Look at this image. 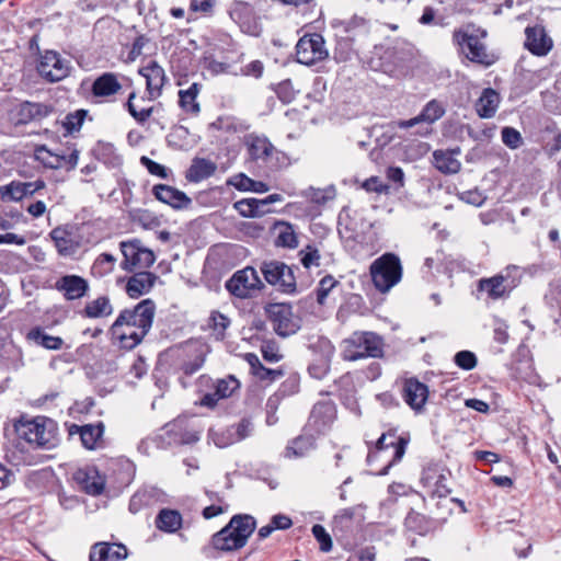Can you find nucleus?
<instances>
[{"label": "nucleus", "instance_id": "obj_1", "mask_svg": "<svg viewBox=\"0 0 561 561\" xmlns=\"http://www.w3.org/2000/svg\"><path fill=\"white\" fill-rule=\"evenodd\" d=\"M154 313L156 305L151 299H144L134 308L123 310L111 327L112 336L124 348L136 347L150 331Z\"/></svg>", "mask_w": 561, "mask_h": 561}, {"label": "nucleus", "instance_id": "obj_2", "mask_svg": "<svg viewBox=\"0 0 561 561\" xmlns=\"http://www.w3.org/2000/svg\"><path fill=\"white\" fill-rule=\"evenodd\" d=\"M410 443V434H399L397 427H389L368 447L367 463L376 467V474L386 476L398 465Z\"/></svg>", "mask_w": 561, "mask_h": 561}, {"label": "nucleus", "instance_id": "obj_3", "mask_svg": "<svg viewBox=\"0 0 561 561\" xmlns=\"http://www.w3.org/2000/svg\"><path fill=\"white\" fill-rule=\"evenodd\" d=\"M486 36L485 30L474 28L473 24H467L465 27L455 28L451 39L458 53L467 60L488 68L494 65L499 57L489 50L484 42Z\"/></svg>", "mask_w": 561, "mask_h": 561}, {"label": "nucleus", "instance_id": "obj_4", "mask_svg": "<svg viewBox=\"0 0 561 561\" xmlns=\"http://www.w3.org/2000/svg\"><path fill=\"white\" fill-rule=\"evenodd\" d=\"M14 430L20 438L36 447L53 449L59 443L57 423L46 416L21 417Z\"/></svg>", "mask_w": 561, "mask_h": 561}, {"label": "nucleus", "instance_id": "obj_5", "mask_svg": "<svg viewBox=\"0 0 561 561\" xmlns=\"http://www.w3.org/2000/svg\"><path fill=\"white\" fill-rule=\"evenodd\" d=\"M245 545V516L236 515L230 523L216 533L208 545L202 548V553L208 558H217V552H229Z\"/></svg>", "mask_w": 561, "mask_h": 561}, {"label": "nucleus", "instance_id": "obj_6", "mask_svg": "<svg viewBox=\"0 0 561 561\" xmlns=\"http://www.w3.org/2000/svg\"><path fill=\"white\" fill-rule=\"evenodd\" d=\"M383 339L371 331H355L343 341L342 358L356 362L383 356Z\"/></svg>", "mask_w": 561, "mask_h": 561}, {"label": "nucleus", "instance_id": "obj_7", "mask_svg": "<svg viewBox=\"0 0 561 561\" xmlns=\"http://www.w3.org/2000/svg\"><path fill=\"white\" fill-rule=\"evenodd\" d=\"M369 274L375 288L381 294L388 293L402 279L400 257L392 252L383 253L370 264Z\"/></svg>", "mask_w": 561, "mask_h": 561}, {"label": "nucleus", "instance_id": "obj_8", "mask_svg": "<svg viewBox=\"0 0 561 561\" xmlns=\"http://www.w3.org/2000/svg\"><path fill=\"white\" fill-rule=\"evenodd\" d=\"M260 271L265 282L276 287L279 293L286 295L297 293V282L294 270L286 263L276 260L265 261L261 264Z\"/></svg>", "mask_w": 561, "mask_h": 561}, {"label": "nucleus", "instance_id": "obj_9", "mask_svg": "<svg viewBox=\"0 0 561 561\" xmlns=\"http://www.w3.org/2000/svg\"><path fill=\"white\" fill-rule=\"evenodd\" d=\"M71 61L56 50H44L39 55L37 71L48 82H58L71 72Z\"/></svg>", "mask_w": 561, "mask_h": 561}, {"label": "nucleus", "instance_id": "obj_10", "mask_svg": "<svg viewBox=\"0 0 561 561\" xmlns=\"http://www.w3.org/2000/svg\"><path fill=\"white\" fill-rule=\"evenodd\" d=\"M265 312L273 324L275 333L282 337L295 334L299 329V320L296 319L290 304H267Z\"/></svg>", "mask_w": 561, "mask_h": 561}, {"label": "nucleus", "instance_id": "obj_11", "mask_svg": "<svg viewBox=\"0 0 561 561\" xmlns=\"http://www.w3.org/2000/svg\"><path fill=\"white\" fill-rule=\"evenodd\" d=\"M325 42L321 34H306L296 45V58L299 64L311 66L328 57Z\"/></svg>", "mask_w": 561, "mask_h": 561}, {"label": "nucleus", "instance_id": "obj_12", "mask_svg": "<svg viewBox=\"0 0 561 561\" xmlns=\"http://www.w3.org/2000/svg\"><path fill=\"white\" fill-rule=\"evenodd\" d=\"M400 394L404 403L415 413L421 414L425 410L430 397L428 386L417 377L403 378Z\"/></svg>", "mask_w": 561, "mask_h": 561}, {"label": "nucleus", "instance_id": "obj_13", "mask_svg": "<svg viewBox=\"0 0 561 561\" xmlns=\"http://www.w3.org/2000/svg\"><path fill=\"white\" fill-rule=\"evenodd\" d=\"M34 158L48 169L73 170L78 164L79 151L68 148L66 151L55 152L42 145L35 147Z\"/></svg>", "mask_w": 561, "mask_h": 561}, {"label": "nucleus", "instance_id": "obj_14", "mask_svg": "<svg viewBox=\"0 0 561 561\" xmlns=\"http://www.w3.org/2000/svg\"><path fill=\"white\" fill-rule=\"evenodd\" d=\"M121 250L124 256L121 266L125 271L147 268L154 263L153 252L141 247L138 240L122 242Z\"/></svg>", "mask_w": 561, "mask_h": 561}, {"label": "nucleus", "instance_id": "obj_15", "mask_svg": "<svg viewBox=\"0 0 561 561\" xmlns=\"http://www.w3.org/2000/svg\"><path fill=\"white\" fill-rule=\"evenodd\" d=\"M337 419L336 404L332 400H320L312 407L308 419V426L318 435L331 431Z\"/></svg>", "mask_w": 561, "mask_h": 561}, {"label": "nucleus", "instance_id": "obj_16", "mask_svg": "<svg viewBox=\"0 0 561 561\" xmlns=\"http://www.w3.org/2000/svg\"><path fill=\"white\" fill-rule=\"evenodd\" d=\"M13 124L15 134L22 126L31 123L41 122L51 113V107L43 103L21 102L11 104Z\"/></svg>", "mask_w": 561, "mask_h": 561}, {"label": "nucleus", "instance_id": "obj_17", "mask_svg": "<svg viewBox=\"0 0 561 561\" xmlns=\"http://www.w3.org/2000/svg\"><path fill=\"white\" fill-rule=\"evenodd\" d=\"M445 115V107L436 99L427 102L421 113L410 119H399L391 122L392 128L408 129L420 124L432 125Z\"/></svg>", "mask_w": 561, "mask_h": 561}, {"label": "nucleus", "instance_id": "obj_18", "mask_svg": "<svg viewBox=\"0 0 561 561\" xmlns=\"http://www.w3.org/2000/svg\"><path fill=\"white\" fill-rule=\"evenodd\" d=\"M524 47L534 56H547L553 48V41L547 34L546 28L536 24L525 28Z\"/></svg>", "mask_w": 561, "mask_h": 561}, {"label": "nucleus", "instance_id": "obj_19", "mask_svg": "<svg viewBox=\"0 0 561 561\" xmlns=\"http://www.w3.org/2000/svg\"><path fill=\"white\" fill-rule=\"evenodd\" d=\"M279 153L270 139L264 135L251 134L248 136V158L260 165L268 163Z\"/></svg>", "mask_w": 561, "mask_h": 561}, {"label": "nucleus", "instance_id": "obj_20", "mask_svg": "<svg viewBox=\"0 0 561 561\" xmlns=\"http://www.w3.org/2000/svg\"><path fill=\"white\" fill-rule=\"evenodd\" d=\"M515 287L514 279L502 274L481 278L478 282V290L485 293L486 297L493 301L508 298Z\"/></svg>", "mask_w": 561, "mask_h": 561}, {"label": "nucleus", "instance_id": "obj_21", "mask_svg": "<svg viewBox=\"0 0 561 561\" xmlns=\"http://www.w3.org/2000/svg\"><path fill=\"white\" fill-rule=\"evenodd\" d=\"M46 184L43 180L34 182L11 181L0 186V199L4 203L20 202L24 197L32 196L36 192L45 188Z\"/></svg>", "mask_w": 561, "mask_h": 561}, {"label": "nucleus", "instance_id": "obj_22", "mask_svg": "<svg viewBox=\"0 0 561 561\" xmlns=\"http://www.w3.org/2000/svg\"><path fill=\"white\" fill-rule=\"evenodd\" d=\"M248 365L250 366L249 373L252 381L263 389L270 387L274 381L284 376L282 368L272 369L265 367L257 355L253 353H248Z\"/></svg>", "mask_w": 561, "mask_h": 561}, {"label": "nucleus", "instance_id": "obj_23", "mask_svg": "<svg viewBox=\"0 0 561 561\" xmlns=\"http://www.w3.org/2000/svg\"><path fill=\"white\" fill-rule=\"evenodd\" d=\"M313 350L319 348L321 355L318 363H313L309 366V373L312 377L321 379L330 370L331 359L334 356L335 347L331 341L327 337H320L312 345Z\"/></svg>", "mask_w": 561, "mask_h": 561}, {"label": "nucleus", "instance_id": "obj_24", "mask_svg": "<svg viewBox=\"0 0 561 561\" xmlns=\"http://www.w3.org/2000/svg\"><path fill=\"white\" fill-rule=\"evenodd\" d=\"M404 526L409 531L420 536H428L433 535L438 528H440L442 523L420 512L411 510L404 518Z\"/></svg>", "mask_w": 561, "mask_h": 561}, {"label": "nucleus", "instance_id": "obj_25", "mask_svg": "<svg viewBox=\"0 0 561 561\" xmlns=\"http://www.w3.org/2000/svg\"><path fill=\"white\" fill-rule=\"evenodd\" d=\"M139 73L146 79L147 91L151 100L161 95L162 88L167 81L163 68L157 61H150L139 70Z\"/></svg>", "mask_w": 561, "mask_h": 561}, {"label": "nucleus", "instance_id": "obj_26", "mask_svg": "<svg viewBox=\"0 0 561 561\" xmlns=\"http://www.w3.org/2000/svg\"><path fill=\"white\" fill-rule=\"evenodd\" d=\"M152 192L158 201L174 209L187 208L192 203V199L184 192L170 185H154Z\"/></svg>", "mask_w": 561, "mask_h": 561}, {"label": "nucleus", "instance_id": "obj_27", "mask_svg": "<svg viewBox=\"0 0 561 561\" xmlns=\"http://www.w3.org/2000/svg\"><path fill=\"white\" fill-rule=\"evenodd\" d=\"M75 480L90 495L101 494L105 486L104 478L95 468L79 469L75 473Z\"/></svg>", "mask_w": 561, "mask_h": 561}, {"label": "nucleus", "instance_id": "obj_28", "mask_svg": "<svg viewBox=\"0 0 561 561\" xmlns=\"http://www.w3.org/2000/svg\"><path fill=\"white\" fill-rule=\"evenodd\" d=\"M127 557V549L122 543L99 542L92 547L90 561H119Z\"/></svg>", "mask_w": 561, "mask_h": 561}, {"label": "nucleus", "instance_id": "obj_29", "mask_svg": "<svg viewBox=\"0 0 561 561\" xmlns=\"http://www.w3.org/2000/svg\"><path fill=\"white\" fill-rule=\"evenodd\" d=\"M56 287L64 293L68 300H75L87 294L89 284L78 275H66L56 283Z\"/></svg>", "mask_w": 561, "mask_h": 561}, {"label": "nucleus", "instance_id": "obj_30", "mask_svg": "<svg viewBox=\"0 0 561 561\" xmlns=\"http://www.w3.org/2000/svg\"><path fill=\"white\" fill-rule=\"evenodd\" d=\"M103 432L104 426L102 423H98L95 425L87 424L83 426L72 424L69 427V435L72 436L75 434H78L80 436L82 445L87 449H95L99 446Z\"/></svg>", "mask_w": 561, "mask_h": 561}, {"label": "nucleus", "instance_id": "obj_31", "mask_svg": "<svg viewBox=\"0 0 561 561\" xmlns=\"http://www.w3.org/2000/svg\"><path fill=\"white\" fill-rule=\"evenodd\" d=\"M157 276L150 272L135 273L127 282L126 293L130 298H138L150 291L153 287Z\"/></svg>", "mask_w": 561, "mask_h": 561}, {"label": "nucleus", "instance_id": "obj_32", "mask_svg": "<svg viewBox=\"0 0 561 561\" xmlns=\"http://www.w3.org/2000/svg\"><path fill=\"white\" fill-rule=\"evenodd\" d=\"M500 103V93L492 88H485L476 102V112L481 118H491L495 115Z\"/></svg>", "mask_w": 561, "mask_h": 561}, {"label": "nucleus", "instance_id": "obj_33", "mask_svg": "<svg viewBox=\"0 0 561 561\" xmlns=\"http://www.w3.org/2000/svg\"><path fill=\"white\" fill-rule=\"evenodd\" d=\"M50 238L55 243L57 252L62 256H71L79 250V243L72 233L65 228L57 227L50 231Z\"/></svg>", "mask_w": 561, "mask_h": 561}, {"label": "nucleus", "instance_id": "obj_34", "mask_svg": "<svg viewBox=\"0 0 561 561\" xmlns=\"http://www.w3.org/2000/svg\"><path fill=\"white\" fill-rule=\"evenodd\" d=\"M357 510L355 507H347L341 510L333 518L332 529L333 533L346 535L352 533L359 524V519H356Z\"/></svg>", "mask_w": 561, "mask_h": 561}, {"label": "nucleus", "instance_id": "obj_35", "mask_svg": "<svg viewBox=\"0 0 561 561\" xmlns=\"http://www.w3.org/2000/svg\"><path fill=\"white\" fill-rule=\"evenodd\" d=\"M122 85L118 82L117 76L112 72H106L96 78L92 85V92L95 96H111L121 90Z\"/></svg>", "mask_w": 561, "mask_h": 561}, {"label": "nucleus", "instance_id": "obj_36", "mask_svg": "<svg viewBox=\"0 0 561 561\" xmlns=\"http://www.w3.org/2000/svg\"><path fill=\"white\" fill-rule=\"evenodd\" d=\"M216 170L215 162L204 158H195L186 172V179L190 182L197 183L211 176Z\"/></svg>", "mask_w": 561, "mask_h": 561}, {"label": "nucleus", "instance_id": "obj_37", "mask_svg": "<svg viewBox=\"0 0 561 561\" xmlns=\"http://www.w3.org/2000/svg\"><path fill=\"white\" fill-rule=\"evenodd\" d=\"M282 201L283 196L278 193L271 194L264 198H248V218L261 217L273 213V204Z\"/></svg>", "mask_w": 561, "mask_h": 561}, {"label": "nucleus", "instance_id": "obj_38", "mask_svg": "<svg viewBox=\"0 0 561 561\" xmlns=\"http://www.w3.org/2000/svg\"><path fill=\"white\" fill-rule=\"evenodd\" d=\"M199 83H192L186 90L179 91V104L183 111L191 114H198L201 111L199 103L196 101L201 92Z\"/></svg>", "mask_w": 561, "mask_h": 561}, {"label": "nucleus", "instance_id": "obj_39", "mask_svg": "<svg viewBox=\"0 0 561 561\" xmlns=\"http://www.w3.org/2000/svg\"><path fill=\"white\" fill-rule=\"evenodd\" d=\"M435 168L444 174L458 173L461 163L451 151L436 150L433 153Z\"/></svg>", "mask_w": 561, "mask_h": 561}, {"label": "nucleus", "instance_id": "obj_40", "mask_svg": "<svg viewBox=\"0 0 561 561\" xmlns=\"http://www.w3.org/2000/svg\"><path fill=\"white\" fill-rule=\"evenodd\" d=\"M156 526L165 533H175L182 527V516L178 511L163 508L159 512Z\"/></svg>", "mask_w": 561, "mask_h": 561}, {"label": "nucleus", "instance_id": "obj_41", "mask_svg": "<svg viewBox=\"0 0 561 561\" xmlns=\"http://www.w3.org/2000/svg\"><path fill=\"white\" fill-rule=\"evenodd\" d=\"M27 340L46 350L58 351L62 347L64 341L59 336L47 334L42 328H34L27 333Z\"/></svg>", "mask_w": 561, "mask_h": 561}, {"label": "nucleus", "instance_id": "obj_42", "mask_svg": "<svg viewBox=\"0 0 561 561\" xmlns=\"http://www.w3.org/2000/svg\"><path fill=\"white\" fill-rule=\"evenodd\" d=\"M314 448V438L311 435H299L286 446L285 454L288 458L304 457Z\"/></svg>", "mask_w": 561, "mask_h": 561}, {"label": "nucleus", "instance_id": "obj_43", "mask_svg": "<svg viewBox=\"0 0 561 561\" xmlns=\"http://www.w3.org/2000/svg\"><path fill=\"white\" fill-rule=\"evenodd\" d=\"M275 230L277 231L276 245L288 249L298 247V238L291 224L279 221L275 225Z\"/></svg>", "mask_w": 561, "mask_h": 561}, {"label": "nucleus", "instance_id": "obj_44", "mask_svg": "<svg viewBox=\"0 0 561 561\" xmlns=\"http://www.w3.org/2000/svg\"><path fill=\"white\" fill-rule=\"evenodd\" d=\"M83 312L84 316L88 318H104L112 314L113 307L111 305L108 297L101 296L88 302L84 307Z\"/></svg>", "mask_w": 561, "mask_h": 561}, {"label": "nucleus", "instance_id": "obj_45", "mask_svg": "<svg viewBox=\"0 0 561 561\" xmlns=\"http://www.w3.org/2000/svg\"><path fill=\"white\" fill-rule=\"evenodd\" d=\"M337 286H340V282L335 279L333 275L328 274L322 277L316 288V299L318 305L324 306L330 293Z\"/></svg>", "mask_w": 561, "mask_h": 561}, {"label": "nucleus", "instance_id": "obj_46", "mask_svg": "<svg viewBox=\"0 0 561 561\" xmlns=\"http://www.w3.org/2000/svg\"><path fill=\"white\" fill-rule=\"evenodd\" d=\"M227 290L237 298H245V268L237 271L226 283Z\"/></svg>", "mask_w": 561, "mask_h": 561}, {"label": "nucleus", "instance_id": "obj_47", "mask_svg": "<svg viewBox=\"0 0 561 561\" xmlns=\"http://www.w3.org/2000/svg\"><path fill=\"white\" fill-rule=\"evenodd\" d=\"M301 265L309 270L311 267H319L321 264V254L314 244H307L298 252Z\"/></svg>", "mask_w": 561, "mask_h": 561}, {"label": "nucleus", "instance_id": "obj_48", "mask_svg": "<svg viewBox=\"0 0 561 561\" xmlns=\"http://www.w3.org/2000/svg\"><path fill=\"white\" fill-rule=\"evenodd\" d=\"M116 259L110 253L100 254L92 265V274L98 277L110 274L115 266Z\"/></svg>", "mask_w": 561, "mask_h": 561}, {"label": "nucleus", "instance_id": "obj_49", "mask_svg": "<svg viewBox=\"0 0 561 561\" xmlns=\"http://www.w3.org/2000/svg\"><path fill=\"white\" fill-rule=\"evenodd\" d=\"M230 324V320L222 313L218 311L211 312L209 317L208 325L213 331V335L216 340H222L225 336V331Z\"/></svg>", "mask_w": 561, "mask_h": 561}, {"label": "nucleus", "instance_id": "obj_50", "mask_svg": "<svg viewBox=\"0 0 561 561\" xmlns=\"http://www.w3.org/2000/svg\"><path fill=\"white\" fill-rule=\"evenodd\" d=\"M136 98V94L133 92L129 94L128 96V100H127V110L129 112V114L135 118V121L138 123V124H145L149 117L152 115L153 111H154V107L153 106H150V107H141L139 108L134 100Z\"/></svg>", "mask_w": 561, "mask_h": 561}, {"label": "nucleus", "instance_id": "obj_51", "mask_svg": "<svg viewBox=\"0 0 561 561\" xmlns=\"http://www.w3.org/2000/svg\"><path fill=\"white\" fill-rule=\"evenodd\" d=\"M12 111L11 104L1 103L0 104V133L3 135L13 136L15 135V128L13 124V118H11Z\"/></svg>", "mask_w": 561, "mask_h": 561}, {"label": "nucleus", "instance_id": "obj_52", "mask_svg": "<svg viewBox=\"0 0 561 561\" xmlns=\"http://www.w3.org/2000/svg\"><path fill=\"white\" fill-rule=\"evenodd\" d=\"M432 473V471H427L423 476L422 481L424 482L425 485L431 486L432 481L435 479L433 494H436L438 496H446L450 492V490L445 484V477L443 474L434 476Z\"/></svg>", "mask_w": 561, "mask_h": 561}, {"label": "nucleus", "instance_id": "obj_53", "mask_svg": "<svg viewBox=\"0 0 561 561\" xmlns=\"http://www.w3.org/2000/svg\"><path fill=\"white\" fill-rule=\"evenodd\" d=\"M311 533L316 540L319 542V548L322 552H330L332 550V538L322 525L314 524L311 528Z\"/></svg>", "mask_w": 561, "mask_h": 561}, {"label": "nucleus", "instance_id": "obj_54", "mask_svg": "<svg viewBox=\"0 0 561 561\" xmlns=\"http://www.w3.org/2000/svg\"><path fill=\"white\" fill-rule=\"evenodd\" d=\"M261 353L267 363H277L283 358L279 346L274 340H264L261 345Z\"/></svg>", "mask_w": 561, "mask_h": 561}, {"label": "nucleus", "instance_id": "obj_55", "mask_svg": "<svg viewBox=\"0 0 561 561\" xmlns=\"http://www.w3.org/2000/svg\"><path fill=\"white\" fill-rule=\"evenodd\" d=\"M240 382L233 376H228L225 379L217 380L215 390L221 399L230 397L237 389H239Z\"/></svg>", "mask_w": 561, "mask_h": 561}, {"label": "nucleus", "instance_id": "obj_56", "mask_svg": "<svg viewBox=\"0 0 561 561\" xmlns=\"http://www.w3.org/2000/svg\"><path fill=\"white\" fill-rule=\"evenodd\" d=\"M275 92L277 98L285 104L293 102L297 93L290 79L280 81L276 85Z\"/></svg>", "mask_w": 561, "mask_h": 561}, {"label": "nucleus", "instance_id": "obj_57", "mask_svg": "<svg viewBox=\"0 0 561 561\" xmlns=\"http://www.w3.org/2000/svg\"><path fill=\"white\" fill-rule=\"evenodd\" d=\"M87 112L84 110H78L73 113H69L62 123L67 133L72 134L78 131L85 118Z\"/></svg>", "mask_w": 561, "mask_h": 561}, {"label": "nucleus", "instance_id": "obj_58", "mask_svg": "<svg viewBox=\"0 0 561 561\" xmlns=\"http://www.w3.org/2000/svg\"><path fill=\"white\" fill-rule=\"evenodd\" d=\"M454 362L459 368L465 370H471L476 368L478 364L476 354L470 351H460L456 353Z\"/></svg>", "mask_w": 561, "mask_h": 561}, {"label": "nucleus", "instance_id": "obj_59", "mask_svg": "<svg viewBox=\"0 0 561 561\" xmlns=\"http://www.w3.org/2000/svg\"><path fill=\"white\" fill-rule=\"evenodd\" d=\"M501 135L503 144L511 149H517L523 144L520 133L513 127H504L501 131Z\"/></svg>", "mask_w": 561, "mask_h": 561}, {"label": "nucleus", "instance_id": "obj_60", "mask_svg": "<svg viewBox=\"0 0 561 561\" xmlns=\"http://www.w3.org/2000/svg\"><path fill=\"white\" fill-rule=\"evenodd\" d=\"M140 163L146 167L148 172L152 175H157L161 179H165L168 176V170L164 165L149 159L146 156L140 158Z\"/></svg>", "mask_w": 561, "mask_h": 561}, {"label": "nucleus", "instance_id": "obj_61", "mask_svg": "<svg viewBox=\"0 0 561 561\" xmlns=\"http://www.w3.org/2000/svg\"><path fill=\"white\" fill-rule=\"evenodd\" d=\"M244 4L242 2H237L234 3L230 10H229V14H230V18L237 23L240 25V27L242 28L243 25L245 24V13H244Z\"/></svg>", "mask_w": 561, "mask_h": 561}, {"label": "nucleus", "instance_id": "obj_62", "mask_svg": "<svg viewBox=\"0 0 561 561\" xmlns=\"http://www.w3.org/2000/svg\"><path fill=\"white\" fill-rule=\"evenodd\" d=\"M363 187L367 192L386 193L388 186L383 184L378 176H371L363 183Z\"/></svg>", "mask_w": 561, "mask_h": 561}, {"label": "nucleus", "instance_id": "obj_63", "mask_svg": "<svg viewBox=\"0 0 561 561\" xmlns=\"http://www.w3.org/2000/svg\"><path fill=\"white\" fill-rule=\"evenodd\" d=\"M147 43L148 38L144 35L136 37L128 54V59L134 61L137 57H139L142 54V49Z\"/></svg>", "mask_w": 561, "mask_h": 561}, {"label": "nucleus", "instance_id": "obj_64", "mask_svg": "<svg viewBox=\"0 0 561 561\" xmlns=\"http://www.w3.org/2000/svg\"><path fill=\"white\" fill-rule=\"evenodd\" d=\"M213 5L214 0H191L190 10L192 12L207 14L211 12Z\"/></svg>", "mask_w": 561, "mask_h": 561}]
</instances>
